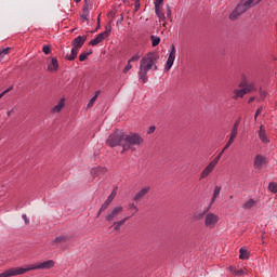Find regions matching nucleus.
Instances as JSON below:
<instances>
[{
    "label": "nucleus",
    "mask_w": 277,
    "mask_h": 277,
    "mask_svg": "<svg viewBox=\"0 0 277 277\" xmlns=\"http://www.w3.org/2000/svg\"><path fill=\"white\" fill-rule=\"evenodd\" d=\"M159 60V55L157 53L151 52L146 54L142 60L140 64L138 69V79L146 83L148 81V70H157V65L155 64Z\"/></svg>",
    "instance_id": "obj_1"
},
{
    "label": "nucleus",
    "mask_w": 277,
    "mask_h": 277,
    "mask_svg": "<svg viewBox=\"0 0 277 277\" xmlns=\"http://www.w3.org/2000/svg\"><path fill=\"white\" fill-rule=\"evenodd\" d=\"M55 267V261L48 260L45 262L27 265L26 267H16L18 276L27 274V272H34L36 269H51Z\"/></svg>",
    "instance_id": "obj_2"
},
{
    "label": "nucleus",
    "mask_w": 277,
    "mask_h": 277,
    "mask_svg": "<svg viewBox=\"0 0 277 277\" xmlns=\"http://www.w3.org/2000/svg\"><path fill=\"white\" fill-rule=\"evenodd\" d=\"M85 40H88L87 36H78L72 40L71 52L65 56L68 62H75V60H77V55H79V49L85 44Z\"/></svg>",
    "instance_id": "obj_3"
},
{
    "label": "nucleus",
    "mask_w": 277,
    "mask_h": 277,
    "mask_svg": "<svg viewBox=\"0 0 277 277\" xmlns=\"http://www.w3.org/2000/svg\"><path fill=\"white\" fill-rule=\"evenodd\" d=\"M141 144H144V138H142L140 134L131 133L129 135H124L122 153H124V150H131L133 146H141Z\"/></svg>",
    "instance_id": "obj_4"
},
{
    "label": "nucleus",
    "mask_w": 277,
    "mask_h": 277,
    "mask_svg": "<svg viewBox=\"0 0 277 277\" xmlns=\"http://www.w3.org/2000/svg\"><path fill=\"white\" fill-rule=\"evenodd\" d=\"M107 146L110 148H116V146H122L124 144V132L116 130L106 140Z\"/></svg>",
    "instance_id": "obj_5"
},
{
    "label": "nucleus",
    "mask_w": 277,
    "mask_h": 277,
    "mask_svg": "<svg viewBox=\"0 0 277 277\" xmlns=\"http://www.w3.org/2000/svg\"><path fill=\"white\" fill-rule=\"evenodd\" d=\"M155 14L158 16L159 23H166V13H163V0H155Z\"/></svg>",
    "instance_id": "obj_6"
},
{
    "label": "nucleus",
    "mask_w": 277,
    "mask_h": 277,
    "mask_svg": "<svg viewBox=\"0 0 277 277\" xmlns=\"http://www.w3.org/2000/svg\"><path fill=\"white\" fill-rule=\"evenodd\" d=\"M220 222V216L213 212L207 213L205 217V225L207 228H215V225Z\"/></svg>",
    "instance_id": "obj_7"
},
{
    "label": "nucleus",
    "mask_w": 277,
    "mask_h": 277,
    "mask_svg": "<svg viewBox=\"0 0 277 277\" xmlns=\"http://www.w3.org/2000/svg\"><path fill=\"white\" fill-rule=\"evenodd\" d=\"M174 60H176V47H174V44H172L171 51L169 53V57H168L167 63L164 65V70L167 72H168V70H170V68H172V66H174Z\"/></svg>",
    "instance_id": "obj_8"
},
{
    "label": "nucleus",
    "mask_w": 277,
    "mask_h": 277,
    "mask_svg": "<svg viewBox=\"0 0 277 277\" xmlns=\"http://www.w3.org/2000/svg\"><path fill=\"white\" fill-rule=\"evenodd\" d=\"M122 206H117L110 212H108L105 216L106 222H114V220H118V214L122 213Z\"/></svg>",
    "instance_id": "obj_9"
},
{
    "label": "nucleus",
    "mask_w": 277,
    "mask_h": 277,
    "mask_svg": "<svg viewBox=\"0 0 277 277\" xmlns=\"http://www.w3.org/2000/svg\"><path fill=\"white\" fill-rule=\"evenodd\" d=\"M266 162H267V159L265 158V156L256 155L254 158L253 166L256 170H261V168H263V166H265Z\"/></svg>",
    "instance_id": "obj_10"
},
{
    "label": "nucleus",
    "mask_w": 277,
    "mask_h": 277,
    "mask_svg": "<svg viewBox=\"0 0 277 277\" xmlns=\"http://www.w3.org/2000/svg\"><path fill=\"white\" fill-rule=\"evenodd\" d=\"M106 173H107V168H105V167L98 166V167L91 169V175L93 176V179H96V176H101Z\"/></svg>",
    "instance_id": "obj_11"
},
{
    "label": "nucleus",
    "mask_w": 277,
    "mask_h": 277,
    "mask_svg": "<svg viewBox=\"0 0 277 277\" xmlns=\"http://www.w3.org/2000/svg\"><path fill=\"white\" fill-rule=\"evenodd\" d=\"M116 189H114L110 195L107 197V199L105 200V202L102 205L101 207V211H105L107 210V208L109 207V205H111V202H114V198H116Z\"/></svg>",
    "instance_id": "obj_12"
},
{
    "label": "nucleus",
    "mask_w": 277,
    "mask_h": 277,
    "mask_svg": "<svg viewBox=\"0 0 277 277\" xmlns=\"http://www.w3.org/2000/svg\"><path fill=\"white\" fill-rule=\"evenodd\" d=\"M150 192V186H145L143 187L141 190H138L133 200H135L136 202L142 200V198H144V196H146V194H148Z\"/></svg>",
    "instance_id": "obj_13"
},
{
    "label": "nucleus",
    "mask_w": 277,
    "mask_h": 277,
    "mask_svg": "<svg viewBox=\"0 0 277 277\" xmlns=\"http://www.w3.org/2000/svg\"><path fill=\"white\" fill-rule=\"evenodd\" d=\"M215 166L213 162H210L201 172L200 179H207L211 172L215 169Z\"/></svg>",
    "instance_id": "obj_14"
},
{
    "label": "nucleus",
    "mask_w": 277,
    "mask_h": 277,
    "mask_svg": "<svg viewBox=\"0 0 277 277\" xmlns=\"http://www.w3.org/2000/svg\"><path fill=\"white\" fill-rule=\"evenodd\" d=\"M222 192V186H215L214 187V192H213V196L212 199L210 201L209 207L206 209V212L209 211V209H211V206H213V203L215 202V200H217V196H220V193Z\"/></svg>",
    "instance_id": "obj_15"
},
{
    "label": "nucleus",
    "mask_w": 277,
    "mask_h": 277,
    "mask_svg": "<svg viewBox=\"0 0 277 277\" xmlns=\"http://www.w3.org/2000/svg\"><path fill=\"white\" fill-rule=\"evenodd\" d=\"M60 68V64L57 62V58L52 57L51 62L48 64V70L50 72H56V70Z\"/></svg>",
    "instance_id": "obj_16"
},
{
    "label": "nucleus",
    "mask_w": 277,
    "mask_h": 277,
    "mask_svg": "<svg viewBox=\"0 0 277 277\" xmlns=\"http://www.w3.org/2000/svg\"><path fill=\"white\" fill-rule=\"evenodd\" d=\"M228 272L233 274V276H246L248 273H246V269L239 268L237 269L235 266L227 267Z\"/></svg>",
    "instance_id": "obj_17"
},
{
    "label": "nucleus",
    "mask_w": 277,
    "mask_h": 277,
    "mask_svg": "<svg viewBox=\"0 0 277 277\" xmlns=\"http://www.w3.org/2000/svg\"><path fill=\"white\" fill-rule=\"evenodd\" d=\"M66 241H68V237L61 235L52 240L51 246L52 248H56L57 243H66Z\"/></svg>",
    "instance_id": "obj_18"
},
{
    "label": "nucleus",
    "mask_w": 277,
    "mask_h": 277,
    "mask_svg": "<svg viewBox=\"0 0 277 277\" xmlns=\"http://www.w3.org/2000/svg\"><path fill=\"white\" fill-rule=\"evenodd\" d=\"M12 276H18V271L16 267L9 268L0 274V277H12Z\"/></svg>",
    "instance_id": "obj_19"
},
{
    "label": "nucleus",
    "mask_w": 277,
    "mask_h": 277,
    "mask_svg": "<svg viewBox=\"0 0 277 277\" xmlns=\"http://www.w3.org/2000/svg\"><path fill=\"white\" fill-rule=\"evenodd\" d=\"M66 105L65 100L61 98L58 102V105H55L52 109L51 113L52 114H60V111H62V109H64V106Z\"/></svg>",
    "instance_id": "obj_20"
},
{
    "label": "nucleus",
    "mask_w": 277,
    "mask_h": 277,
    "mask_svg": "<svg viewBox=\"0 0 277 277\" xmlns=\"http://www.w3.org/2000/svg\"><path fill=\"white\" fill-rule=\"evenodd\" d=\"M259 137L261 142H263V144H269V138L267 137V134L265 133L263 126L260 127Z\"/></svg>",
    "instance_id": "obj_21"
},
{
    "label": "nucleus",
    "mask_w": 277,
    "mask_h": 277,
    "mask_svg": "<svg viewBox=\"0 0 277 277\" xmlns=\"http://www.w3.org/2000/svg\"><path fill=\"white\" fill-rule=\"evenodd\" d=\"M245 94H248L246 89H243V88L242 89H236L234 91L233 98H234V101H237V98H243Z\"/></svg>",
    "instance_id": "obj_22"
},
{
    "label": "nucleus",
    "mask_w": 277,
    "mask_h": 277,
    "mask_svg": "<svg viewBox=\"0 0 277 277\" xmlns=\"http://www.w3.org/2000/svg\"><path fill=\"white\" fill-rule=\"evenodd\" d=\"M239 252V259L241 261H248V259H250V252H248V249H246V247H241Z\"/></svg>",
    "instance_id": "obj_23"
},
{
    "label": "nucleus",
    "mask_w": 277,
    "mask_h": 277,
    "mask_svg": "<svg viewBox=\"0 0 277 277\" xmlns=\"http://www.w3.org/2000/svg\"><path fill=\"white\" fill-rule=\"evenodd\" d=\"M255 205H258V201L251 198L243 203L242 209H245L246 211H250V209H254Z\"/></svg>",
    "instance_id": "obj_24"
},
{
    "label": "nucleus",
    "mask_w": 277,
    "mask_h": 277,
    "mask_svg": "<svg viewBox=\"0 0 277 277\" xmlns=\"http://www.w3.org/2000/svg\"><path fill=\"white\" fill-rule=\"evenodd\" d=\"M239 87L243 88L245 91H247V94H250V92H253L254 90V83L247 84L246 82H241Z\"/></svg>",
    "instance_id": "obj_25"
},
{
    "label": "nucleus",
    "mask_w": 277,
    "mask_h": 277,
    "mask_svg": "<svg viewBox=\"0 0 277 277\" xmlns=\"http://www.w3.org/2000/svg\"><path fill=\"white\" fill-rule=\"evenodd\" d=\"M130 216H126L124 219L117 221L113 224L114 230H120V226L127 223V220H129Z\"/></svg>",
    "instance_id": "obj_26"
},
{
    "label": "nucleus",
    "mask_w": 277,
    "mask_h": 277,
    "mask_svg": "<svg viewBox=\"0 0 277 277\" xmlns=\"http://www.w3.org/2000/svg\"><path fill=\"white\" fill-rule=\"evenodd\" d=\"M101 94V91H96L95 95L89 101L87 108L90 109V107L94 106V103H96V100L98 98V95Z\"/></svg>",
    "instance_id": "obj_27"
},
{
    "label": "nucleus",
    "mask_w": 277,
    "mask_h": 277,
    "mask_svg": "<svg viewBox=\"0 0 277 277\" xmlns=\"http://www.w3.org/2000/svg\"><path fill=\"white\" fill-rule=\"evenodd\" d=\"M10 51H12V48H4L0 50V62L5 57V55H10Z\"/></svg>",
    "instance_id": "obj_28"
},
{
    "label": "nucleus",
    "mask_w": 277,
    "mask_h": 277,
    "mask_svg": "<svg viewBox=\"0 0 277 277\" xmlns=\"http://www.w3.org/2000/svg\"><path fill=\"white\" fill-rule=\"evenodd\" d=\"M150 38H151L153 47H158L159 42H161V38H159V37H157L155 35H153Z\"/></svg>",
    "instance_id": "obj_29"
},
{
    "label": "nucleus",
    "mask_w": 277,
    "mask_h": 277,
    "mask_svg": "<svg viewBox=\"0 0 277 277\" xmlns=\"http://www.w3.org/2000/svg\"><path fill=\"white\" fill-rule=\"evenodd\" d=\"M92 55V52H83L79 55V62H85L88 60V56Z\"/></svg>",
    "instance_id": "obj_30"
},
{
    "label": "nucleus",
    "mask_w": 277,
    "mask_h": 277,
    "mask_svg": "<svg viewBox=\"0 0 277 277\" xmlns=\"http://www.w3.org/2000/svg\"><path fill=\"white\" fill-rule=\"evenodd\" d=\"M268 189L272 192V194H277V183L276 182H271L268 184Z\"/></svg>",
    "instance_id": "obj_31"
},
{
    "label": "nucleus",
    "mask_w": 277,
    "mask_h": 277,
    "mask_svg": "<svg viewBox=\"0 0 277 277\" xmlns=\"http://www.w3.org/2000/svg\"><path fill=\"white\" fill-rule=\"evenodd\" d=\"M222 155H224V153L221 151L211 162L214 166H217V163H220V159H222Z\"/></svg>",
    "instance_id": "obj_32"
},
{
    "label": "nucleus",
    "mask_w": 277,
    "mask_h": 277,
    "mask_svg": "<svg viewBox=\"0 0 277 277\" xmlns=\"http://www.w3.org/2000/svg\"><path fill=\"white\" fill-rule=\"evenodd\" d=\"M102 34L109 37V35L111 34V24H107L106 27H105V31H103Z\"/></svg>",
    "instance_id": "obj_33"
},
{
    "label": "nucleus",
    "mask_w": 277,
    "mask_h": 277,
    "mask_svg": "<svg viewBox=\"0 0 277 277\" xmlns=\"http://www.w3.org/2000/svg\"><path fill=\"white\" fill-rule=\"evenodd\" d=\"M101 40L98 39V37H96V38H94V39H92L90 42H89V44L91 45V47H96V44H101Z\"/></svg>",
    "instance_id": "obj_34"
},
{
    "label": "nucleus",
    "mask_w": 277,
    "mask_h": 277,
    "mask_svg": "<svg viewBox=\"0 0 277 277\" xmlns=\"http://www.w3.org/2000/svg\"><path fill=\"white\" fill-rule=\"evenodd\" d=\"M83 14H90V5L88 4V0H85V3L82 9Z\"/></svg>",
    "instance_id": "obj_35"
},
{
    "label": "nucleus",
    "mask_w": 277,
    "mask_h": 277,
    "mask_svg": "<svg viewBox=\"0 0 277 277\" xmlns=\"http://www.w3.org/2000/svg\"><path fill=\"white\" fill-rule=\"evenodd\" d=\"M267 96V91H263L261 90L260 91V98H258V102L259 101H265V97Z\"/></svg>",
    "instance_id": "obj_36"
},
{
    "label": "nucleus",
    "mask_w": 277,
    "mask_h": 277,
    "mask_svg": "<svg viewBox=\"0 0 277 277\" xmlns=\"http://www.w3.org/2000/svg\"><path fill=\"white\" fill-rule=\"evenodd\" d=\"M140 57H142V55L135 54L128 62L129 64H131V62H138Z\"/></svg>",
    "instance_id": "obj_37"
},
{
    "label": "nucleus",
    "mask_w": 277,
    "mask_h": 277,
    "mask_svg": "<svg viewBox=\"0 0 277 277\" xmlns=\"http://www.w3.org/2000/svg\"><path fill=\"white\" fill-rule=\"evenodd\" d=\"M131 68H133V66L131 65V63H129L126 65V67L123 68V74L127 75V72H129V70H131Z\"/></svg>",
    "instance_id": "obj_38"
},
{
    "label": "nucleus",
    "mask_w": 277,
    "mask_h": 277,
    "mask_svg": "<svg viewBox=\"0 0 277 277\" xmlns=\"http://www.w3.org/2000/svg\"><path fill=\"white\" fill-rule=\"evenodd\" d=\"M97 38H98V40H100V42H103L106 38H108L107 37V35H104V32H100L98 35H97Z\"/></svg>",
    "instance_id": "obj_39"
},
{
    "label": "nucleus",
    "mask_w": 277,
    "mask_h": 277,
    "mask_svg": "<svg viewBox=\"0 0 277 277\" xmlns=\"http://www.w3.org/2000/svg\"><path fill=\"white\" fill-rule=\"evenodd\" d=\"M42 51L45 55H49V53H51V48L49 45H43Z\"/></svg>",
    "instance_id": "obj_40"
},
{
    "label": "nucleus",
    "mask_w": 277,
    "mask_h": 277,
    "mask_svg": "<svg viewBox=\"0 0 277 277\" xmlns=\"http://www.w3.org/2000/svg\"><path fill=\"white\" fill-rule=\"evenodd\" d=\"M88 16H90V13H82L81 14V18H82V21H87V23L90 21L89 18H88Z\"/></svg>",
    "instance_id": "obj_41"
},
{
    "label": "nucleus",
    "mask_w": 277,
    "mask_h": 277,
    "mask_svg": "<svg viewBox=\"0 0 277 277\" xmlns=\"http://www.w3.org/2000/svg\"><path fill=\"white\" fill-rule=\"evenodd\" d=\"M262 113H263V107L258 108V110L255 111V119L259 118V116H261Z\"/></svg>",
    "instance_id": "obj_42"
},
{
    "label": "nucleus",
    "mask_w": 277,
    "mask_h": 277,
    "mask_svg": "<svg viewBox=\"0 0 277 277\" xmlns=\"http://www.w3.org/2000/svg\"><path fill=\"white\" fill-rule=\"evenodd\" d=\"M237 133H238V130L232 129L230 137H233L235 140V137H237Z\"/></svg>",
    "instance_id": "obj_43"
},
{
    "label": "nucleus",
    "mask_w": 277,
    "mask_h": 277,
    "mask_svg": "<svg viewBox=\"0 0 277 277\" xmlns=\"http://www.w3.org/2000/svg\"><path fill=\"white\" fill-rule=\"evenodd\" d=\"M129 209H134L135 213H137L138 211L137 206H135V203H130Z\"/></svg>",
    "instance_id": "obj_44"
},
{
    "label": "nucleus",
    "mask_w": 277,
    "mask_h": 277,
    "mask_svg": "<svg viewBox=\"0 0 277 277\" xmlns=\"http://www.w3.org/2000/svg\"><path fill=\"white\" fill-rule=\"evenodd\" d=\"M155 129H156L155 126H150L147 131L148 135H150V133H155Z\"/></svg>",
    "instance_id": "obj_45"
},
{
    "label": "nucleus",
    "mask_w": 277,
    "mask_h": 277,
    "mask_svg": "<svg viewBox=\"0 0 277 277\" xmlns=\"http://www.w3.org/2000/svg\"><path fill=\"white\" fill-rule=\"evenodd\" d=\"M167 16L170 17L172 16V10L170 9V5H167Z\"/></svg>",
    "instance_id": "obj_46"
},
{
    "label": "nucleus",
    "mask_w": 277,
    "mask_h": 277,
    "mask_svg": "<svg viewBox=\"0 0 277 277\" xmlns=\"http://www.w3.org/2000/svg\"><path fill=\"white\" fill-rule=\"evenodd\" d=\"M98 29H101V16L97 17V27L95 31H98Z\"/></svg>",
    "instance_id": "obj_47"
},
{
    "label": "nucleus",
    "mask_w": 277,
    "mask_h": 277,
    "mask_svg": "<svg viewBox=\"0 0 277 277\" xmlns=\"http://www.w3.org/2000/svg\"><path fill=\"white\" fill-rule=\"evenodd\" d=\"M233 129H234L235 131H239V121H236V122L234 123Z\"/></svg>",
    "instance_id": "obj_48"
},
{
    "label": "nucleus",
    "mask_w": 277,
    "mask_h": 277,
    "mask_svg": "<svg viewBox=\"0 0 277 277\" xmlns=\"http://www.w3.org/2000/svg\"><path fill=\"white\" fill-rule=\"evenodd\" d=\"M22 217H23L25 224H29V219H27V214H23Z\"/></svg>",
    "instance_id": "obj_49"
},
{
    "label": "nucleus",
    "mask_w": 277,
    "mask_h": 277,
    "mask_svg": "<svg viewBox=\"0 0 277 277\" xmlns=\"http://www.w3.org/2000/svg\"><path fill=\"white\" fill-rule=\"evenodd\" d=\"M233 142H235V138H233L232 136H229V140L227 142V146H230L233 144Z\"/></svg>",
    "instance_id": "obj_50"
},
{
    "label": "nucleus",
    "mask_w": 277,
    "mask_h": 277,
    "mask_svg": "<svg viewBox=\"0 0 277 277\" xmlns=\"http://www.w3.org/2000/svg\"><path fill=\"white\" fill-rule=\"evenodd\" d=\"M228 148H230V145H228V143H226V145L224 146V148L221 151L224 153L225 150H228Z\"/></svg>",
    "instance_id": "obj_51"
},
{
    "label": "nucleus",
    "mask_w": 277,
    "mask_h": 277,
    "mask_svg": "<svg viewBox=\"0 0 277 277\" xmlns=\"http://www.w3.org/2000/svg\"><path fill=\"white\" fill-rule=\"evenodd\" d=\"M102 212H103V211H101V208H100L96 217H101V213H102Z\"/></svg>",
    "instance_id": "obj_52"
},
{
    "label": "nucleus",
    "mask_w": 277,
    "mask_h": 277,
    "mask_svg": "<svg viewBox=\"0 0 277 277\" xmlns=\"http://www.w3.org/2000/svg\"><path fill=\"white\" fill-rule=\"evenodd\" d=\"M254 98H255V97H250V98H249V103H253Z\"/></svg>",
    "instance_id": "obj_53"
},
{
    "label": "nucleus",
    "mask_w": 277,
    "mask_h": 277,
    "mask_svg": "<svg viewBox=\"0 0 277 277\" xmlns=\"http://www.w3.org/2000/svg\"><path fill=\"white\" fill-rule=\"evenodd\" d=\"M76 3H81V0H75Z\"/></svg>",
    "instance_id": "obj_54"
},
{
    "label": "nucleus",
    "mask_w": 277,
    "mask_h": 277,
    "mask_svg": "<svg viewBox=\"0 0 277 277\" xmlns=\"http://www.w3.org/2000/svg\"><path fill=\"white\" fill-rule=\"evenodd\" d=\"M3 94H5V92H3V93L0 94V98L3 96Z\"/></svg>",
    "instance_id": "obj_55"
},
{
    "label": "nucleus",
    "mask_w": 277,
    "mask_h": 277,
    "mask_svg": "<svg viewBox=\"0 0 277 277\" xmlns=\"http://www.w3.org/2000/svg\"><path fill=\"white\" fill-rule=\"evenodd\" d=\"M119 21H122V17H121V18H119Z\"/></svg>",
    "instance_id": "obj_56"
},
{
    "label": "nucleus",
    "mask_w": 277,
    "mask_h": 277,
    "mask_svg": "<svg viewBox=\"0 0 277 277\" xmlns=\"http://www.w3.org/2000/svg\"><path fill=\"white\" fill-rule=\"evenodd\" d=\"M119 21H122V17H121V18H119Z\"/></svg>",
    "instance_id": "obj_57"
}]
</instances>
